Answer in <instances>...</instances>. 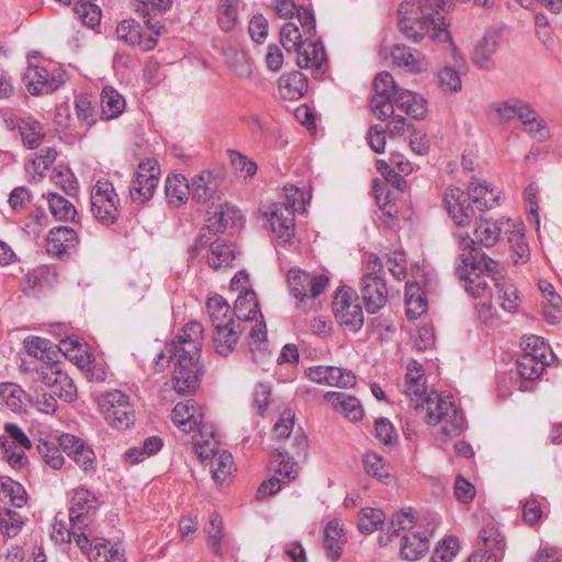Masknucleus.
<instances>
[{"label": "nucleus", "instance_id": "nucleus-55", "mask_svg": "<svg viewBox=\"0 0 562 562\" xmlns=\"http://www.w3.org/2000/svg\"><path fill=\"white\" fill-rule=\"evenodd\" d=\"M0 446L3 449V454L9 464L14 469H21L26 464L27 458L18 443H12L10 439L4 436L0 437Z\"/></svg>", "mask_w": 562, "mask_h": 562}, {"label": "nucleus", "instance_id": "nucleus-14", "mask_svg": "<svg viewBox=\"0 0 562 562\" xmlns=\"http://www.w3.org/2000/svg\"><path fill=\"white\" fill-rule=\"evenodd\" d=\"M373 88L375 95L371 99V110L379 120L386 121L394 114V105L390 93L393 91L395 97L401 88L387 71H382L375 76Z\"/></svg>", "mask_w": 562, "mask_h": 562}, {"label": "nucleus", "instance_id": "nucleus-54", "mask_svg": "<svg viewBox=\"0 0 562 562\" xmlns=\"http://www.w3.org/2000/svg\"><path fill=\"white\" fill-rule=\"evenodd\" d=\"M24 521L21 515L12 509L0 513V532L8 538H14L22 529Z\"/></svg>", "mask_w": 562, "mask_h": 562}, {"label": "nucleus", "instance_id": "nucleus-6", "mask_svg": "<svg viewBox=\"0 0 562 562\" xmlns=\"http://www.w3.org/2000/svg\"><path fill=\"white\" fill-rule=\"evenodd\" d=\"M384 277L383 262L376 255L369 254L359 291L366 310L370 314L378 313L387 302L389 290Z\"/></svg>", "mask_w": 562, "mask_h": 562}, {"label": "nucleus", "instance_id": "nucleus-19", "mask_svg": "<svg viewBox=\"0 0 562 562\" xmlns=\"http://www.w3.org/2000/svg\"><path fill=\"white\" fill-rule=\"evenodd\" d=\"M499 44V34L496 31H488L477 42L472 52L473 64L483 70H493L496 67L493 59Z\"/></svg>", "mask_w": 562, "mask_h": 562}, {"label": "nucleus", "instance_id": "nucleus-32", "mask_svg": "<svg viewBox=\"0 0 562 562\" xmlns=\"http://www.w3.org/2000/svg\"><path fill=\"white\" fill-rule=\"evenodd\" d=\"M429 549V540L420 532H408L402 536L401 555L407 561H417Z\"/></svg>", "mask_w": 562, "mask_h": 562}, {"label": "nucleus", "instance_id": "nucleus-22", "mask_svg": "<svg viewBox=\"0 0 562 562\" xmlns=\"http://www.w3.org/2000/svg\"><path fill=\"white\" fill-rule=\"evenodd\" d=\"M206 228L213 234L223 233L229 226L238 225L241 221L240 211L228 204H218L207 212Z\"/></svg>", "mask_w": 562, "mask_h": 562}, {"label": "nucleus", "instance_id": "nucleus-26", "mask_svg": "<svg viewBox=\"0 0 562 562\" xmlns=\"http://www.w3.org/2000/svg\"><path fill=\"white\" fill-rule=\"evenodd\" d=\"M294 212L292 207L277 205L270 213L272 232L278 238L289 241L294 235Z\"/></svg>", "mask_w": 562, "mask_h": 562}, {"label": "nucleus", "instance_id": "nucleus-25", "mask_svg": "<svg viewBox=\"0 0 562 562\" xmlns=\"http://www.w3.org/2000/svg\"><path fill=\"white\" fill-rule=\"evenodd\" d=\"M214 329L215 350L217 353L226 357L233 351L239 339V334L243 331L240 323L236 325L233 319H229L226 323H218Z\"/></svg>", "mask_w": 562, "mask_h": 562}, {"label": "nucleus", "instance_id": "nucleus-56", "mask_svg": "<svg viewBox=\"0 0 562 562\" xmlns=\"http://www.w3.org/2000/svg\"><path fill=\"white\" fill-rule=\"evenodd\" d=\"M76 115L81 125L89 130L95 123V113L92 102L87 94H79L75 100Z\"/></svg>", "mask_w": 562, "mask_h": 562}, {"label": "nucleus", "instance_id": "nucleus-61", "mask_svg": "<svg viewBox=\"0 0 562 562\" xmlns=\"http://www.w3.org/2000/svg\"><path fill=\"white\" fill-rule=\"evenodd\" d=\"M209 535V546L213 549L214 553H221V543L223 539V521L218 514L213 513L210 516L209 526L205 528Z\"/></svg>", "mask_w": 562, "mask_h": 562}, {"label": "nucleus", "instance_id": "nucleus-21", "mask_svg": "<svg viewBox=\"0 0 562 562\" xmlns=\"http://www.w3.org/2000/svg\"><path fill=\"white\" fill-rule=\"evenodd\" d=\"M78 245L76 232L68 226H58L49 231L46 238L47 252L63 256L74 250Z\"/></svg>", "mask_w": 562, "mask_h": 562}, {"label": "nucleus", "instance_id": "nucleus-63", "mask_svg": "<svg viewBox=\"0 0 562 562\" xmlns=\"http://www.w3.org/2000/svg\"><path fill=\"white\" fill-rule=\"evenodd\" d=\"M180 353H178L177 347L167 342L164 349L157 355L154 360V370L158 373L164 372L171 361H173V369L177 367Z\"/></svg>", "mask_w": 562, "mask_h": 562}, {"label": "nucleus", "instance_id": "nucleus-60", "mask_svg": "<svg viewBox=\"0 0 562 562\" xmlns=\"http://www.w3.org/2000/svg\"><path fill=\"white\" fill-rule=\"evenodd\" d=\"M459 541L449 537L443 539L431 555L430 562H450L458 553Z\"/></svg>", "mask_w": 562, "mask_h": 562}, {"label": "nucleus", "instance_id": "nucleus-17", "mask_svg": "<svg viewBox=\"0 0 562 562\" xmlns=\"http://www.w3.org/2000/svg\"><path fill=\"white\" fill-rule=\"evenodd\" d=\"M158 168L157 162L147 160L138 165L135 178L130 188V195L133 201L146 202L148 201L158 184Z\"/></svg>", "mask_w": 562, "mask_h": 562}, {"label": "nucleus", "instance_id": "nucleus-23", "mask_svg": "<svg viewBox=\"0 0 562 562\" xmlns=\"http://www.w3.org/2000/svg\"><path fill=\"white\" fill-rule=\"evenodd\" d=\"M326 402H328L333 409L350 422H358L363 416V408L360 401L344 392H327L324 395Z\"/></svg>", "mask_w": 562, "mask_h": 562}, {"label": "nucleus", "instance_id": "nucleus-42", "mask_svg": "<svg viewBox=\"0 0 562 562\" xmlns=\"http://www.w3.org/2000/svg\"><path fill=\"white\" fill-rule=\"evenodd\" d=\"M460 259L465 270L471 268L488 276L497 271L498 263L485 254H480L477 250H469L468 254L463 252L460 255Z\"/></svg>", "mask_w": 562, "mask_h": 562}, {"label": "nucleus", "instance_id": "nucleus-57", "mask_svg": "<svg viewBox=\"0 0 562 562\" xmlns=\"http://www.w3.org/2000/svg\"><path fill=\"white\" fill-rule=\"evenodd\" d=\"M249 351L252 355V360L258 362V355L263 356L267 346V330L263 323L257 324L249 333Z\"/></svg>", "mask_w": 562, "mask_h": 562}, {"label": "nucleus", "instance_id": "nucleus-10", "mask_svg": "<svg viewBox=\"0 0 562 562\" xmlns=\"http://www.w3.org/2000/svg\"><path fill=\"white\" fill-rule=\"evenodd\" d=\"M472 220H474L472 235L468 233L465 235L458 233L460 245L463 247V250L476 251L479 247L490 248L496 245L506 222L503 220L493 221L484 217L482 214H476Z\"/></svg>", "mask_w": 562, "mask_h": 562}, {"label": "nucleus", "instance_id": "nucleus-38", "mask_svg": "<svg viewBox=\"0 0 562 562\" xmlns=\"http://www.w3.org/2000/svg\"><path fill=\"white\" fill-rule=\"evenodd\" d=\"M234 315L238 321H256L257 315L260 314L259 304L254 291H245L239 294L235 301Z\"/></svg>", "mask_w": 562, "mask_h": 562}, {"label": "nucleus", "instance_id": "nucleus-39", "mask_svg": "<svg viewBox=\"0 0 562 562\" xmlns=\"http://www.w3.org/2000/svg\"><path fill=\"white\" fill-rule=\"evenodd\" d=\"M165 191L169 204L173 206L181 205L188 199L189 193H191L190 183L181 175L168 177Z\"/></svg>", "mask_w": 562, "mask_h": 562}, {"label": "nucleus", "instance_id": "nucleus-11", "mask_svg": "<svg viewBox=\"0 0 562 562\" xmlns=\"http://www.w3.org/2000/svg\"><path fill=\"white\" fill-rule=\"evenodd\" d=\"M195 453L203 463L209 465L215 482H224L232 473L234 465L233 456L226 450H220L218 441H205L201 445L196 441Z\"/></svg>", "mask_w": 562, "mask_h": 562}, {"label": "nucleus", "instance_id": "nucleus-48", "mask_svg": "<svg viewBox=\"0 0 562 562\" xmlns=\"http://www.w3.org/2000/svg\"><path fill=\"white\" fill-rule=\"evenodd\" d=\"M546 364H549L547 360L530 355H521L516 362L517 371L525 380L538 379L542 374Z\"/></svg>", "mask_w": 562, "mask_h": 562}, {"label": "nucleus", "instance_id": "nucleus-3", "mask_svg": "<svg viewBox=\"0 0 562 562\" xmlns=\"http://www.w3.org/2000/svg\"><path fill=\"white\" fill-rule=\"evenodd\" d=\"M400 26L407 38L419 42L425 34L437 42H451L448 25L430 0H407L398 8Z\"/></svg>", "mask_w": 562, "mask_h": 562}, {"label": "nucleus", "instance_id": "nucleus-45", "mask_svg": "<svg viewBox=\"0 0 562 562\" xmlns=\"http://www.w3.org/2000/svg\"><path fill=\"white\" fill-rule=\"evenodd\" d=\"M506 224L508 227L514 228L508 236V244L513 251L512 258L515 263H521L528 261L530 257L529 246L525 240V235L520 229H516V225L512 220H507Z\"/></svg>", "mask_w": 562, "mask_h": 562}, {"label": "nucleus", "instance_id": "nucleus-28", "mask_svg": "<svg viewBox=\"0 0 562 562\" xmlns=\"http://www.w3.org/2000/svg\"><path fill=\"white\" fill-rule=\"evenodd\" d=\"M457 274L465 282V291L473 297H482L490 288V282L494 279L492 276L481 273L474 269H464V265L457 268Z\"/></svg>", "mask_w": 562, "mask_h": 562}, {"label": "nucleus", "instance_id": "nucleus-20", "mask_svg": "<svg viewBox=\"0 0 562 562\" xmlns=\"http://www.w3.org/2000/svg\"><path fill=\"white\" fill-rule=\"evenodd\" d=\"M203 417V407L194 400L179 402L171 412V419L173 424L182 427V430L186 432L194 430L195 425L201 424Z\"/></svg>", "mask_w": 562, "mask_h": 562}, {"label": "nucleus", "instance_id": "nucleus-43", "mask_svg": "<svg viewBox=\"0 0 562 562\" xmlns=\"http://www.w3.org/2000/svg\"><path fill=\"white\" fill-rule=\"evenodd\" d=\"M36 450L43 461L52 469L59 470L64 465L65 458L57 438L53 440H40L36 445Z\"/></svg>", "mask_w": 562, "mask_h": 562}, {"label": "nucleus", "instance_id": "nucleus-27", "mask_svg": "<svg viewBox=\"0 0 562 562\" xmlns=\"http://www.w3.org/2000/svg\"><path fill=\"white\" fill-rule=\"evenodd\" d=\"M481 553L486 558H495V562H499L505 552V540L497 528L487 526L480 531Z\"/></svg>", "mask_w": 562, "mask_h": 562}, {"label": "nucleus", "instance_id": "nucleus-13", "mask_svg": "<svg viewBox=\"0 0 562 562\" xmlns=\"http://www.w3.org/2000/svg\"><path fill=\"white\" fill-rule=\"evenodd\" d=\"M61 363L54 367H41L37 370L38 381L57 400L70 403L75 400L77 389L72 380L60 368Z\"/></svg>", "mask_w": 562, "mask_h": 562}, {"label": "nucleus", "instance_id": "nucleus-24", "mask_svg": "<svg viewBox=\"0 0 562 562\" xmlns=\"http://www.w3.org/2000/svg\"><path fill=\"white\" fill-rule=\"evenodd\" d=\"M220 179L210 171H203L195 176L190 183L192 199L198 203H207L210 200L217 198Z\"/></svg>", "mask_w": 562, "mask_h": 562}, {"label": "nucleus", "instance_id": "nucleus-58", "mask_svg": "<svg viewBox=\"0 0 562 562\" xmlns=\"http://www.w3.org/2000/svg\"><path fill=\"white\" fill-rule=\"evenodd\" d=\"M363 465L368 474L380 481H385L391 476L390 467L376 453H367L363 459Z\"/></svg>", "mask_w": 562, "mask_h": 562}, {"label": "nucleus", "instance_id": "nucleus-1", "mask_svg": "<svg viewBox=\"0 0 562 562\" xmlns=\"http://www.w3.org/2000/svg\"><path fill=\"white\" fill-rule=\"evenodd\" d=\"M405 395L415 411L425 412L424 419L429 425L440 424L441 440L458 437L465 427V418L452 401V396L426 393V378L422 366L412 360L405 375Z\"/></svg>", "mask_w": 562, "mask_h": 562}, {"label": "nucleus", "instance_id": "nucleus-2", "mask_svg": "<svg viewBox=\"0 0 562 562\" xmlns=\"http://www.w3.org/2000/svg\"><path fill=\"white\" fill-rule=\"evenodd\" d=\"M202 340L203 326L199 322H189L170 341L180 353L172 374L173 389L178 394L188 395L200 386L203 374L200 363Z\"/></svg>", "mask_w": 562, "mask_h": 562}, {"label": "nucleus", "instance_id": "nucleus-7", "mask_svg": "<svg viewBox=\"0 0 562 562\" xmlns=\"http://www.w3.org/2000/svg\"><path fill=\"white\" fill-rule=\"evenodd\" d=\"M98 406L105 422L113 428L126 429L134 424L135 411L130 397L119 390L100 395Z\"/></svg>", "mask_w": 562, "mask_h": 562}, {"label": "nucleus", "instance_id": "nucleus-49", "mask_svg": "<svg viewBox=\"0 0 562 562\" xmlns=\"http://www.w3.org/2000/svg\"><path fill=\"white\" fill-rule=\"evenodd\" d=\"M406 313L411 318H417L427 311V303L417 285L408 284L405 291Z\"/></svg>", "mask_w": 562, "mask_h": 562}, {"label": "nucleus", "instance_id": "nucleus-4", "mask_svg": "<svg viewBox=\"0 0 562 562\" xmlns=\"http://www.w3.org/2000/svg\"><path fill=\"white\" fill-rule=\"evenodd\" d=\"M443 202L453 223L458 227H464L477 213L483 214L486 210L494 207L498 196L486 183L472 179L467 192L460 188H448Z\"/></svg>", "mask_w": 562, "mask_h": 562}, {"label": "nucleus", "instance_id": "nucleus-5", "mask_svg": "<svg viewBox=\"0 0 562 562\" xmlns=\"http://www.w3.org/2000/svg\"><path fill=\"white\" fill-rule=\"evenodd\" d=\"M136 12L144 19L147 27L153 31V34L145 35L142 32V26L133 19L123 20L116 26V35L119 41L130 45H138L142 50L148 52L157 45V36L164 29L159 21L153 22L151 12H165L172 5V0H137Z\"/></svg>", "mask_w": 562, "mask_h": 562}, {"label": "nucleus", "instance_id": "nucleus-16", "mask_svg": "<svg viewBox=\"0 0 562 562\" xmlns=\"http://www.w3.org/2000/svg\"><path fill=\"white\" fill-rule=\"evenodd\" d=\"M97 513V497L86 488L74 492L68 519L78 529L89 528Z\"/></svg>", "mask_w": 562, "mask_h": 562}, {"label": "nucleus", "instance_id": "nucleus-15", "mask_svg": "<svg viewBox=\"0 0 562 562\" xmlns=\"http://www.w3.org/2000/svg\"><path fill=\"white\" fill-rule=\"evenodd\" d=\"M22 80L32 95L52 93L66 81L64 71L56 70L49 74L44 67L38 66L27 67Z\"/></svg>", "mask_w": 562, "mask_h": 562}, {"label": "nucleus", "instance_id": "nucleus-47", "mask_svg": "<svg viewBox=\"0 0 562 562\" xmlns=\"http://www.w3.org/2000/svg\"><path fill=\"white\" fill-rule=\"evenodd\" d=\"M239 0H221L217 7V23L222 31L231 32L238 22Z\"/></svg>", "mask_w": 562, "mask_h": 562}, {"label": "nucleus", "instance_id": "nucleus-34", "mask_svg": "<svg viewBox=\"0 0 562 562\" xmlns=\"http://www.w3.org/2000/svg\"><path fill=\"white\" fill-rule=\"evenodd\" d=\"M297 53L296 65L300 68L315 67L317 71L322 70L323 64L326 61V53L323 44L317 42L306 43Z\"/></svg>", "mask_w": 562, "mask_h": 562}, {"label": "nucleus", "instance_id": "nucleus-29", "mask_svg": "<svg viewBox=\"0 0 562 562\" xmlns=\"http://www.w3.org/2000/svg\"><path fill=\"white\" fill-rule=\"evenodd\" d=\"M391 57L394 65L404 67L409 72L418 74L425 68L422 53L404 44L394 45L391 50Z\"/></svg>", "mask_w": 562, "mask_h": 562}, {"label": "nucleus", "instance_id": "nucleus-33", "mask_svg": "<svg viewBox=\"0 0 562 562\" xmlns=\"http://www.w3.org/2000/svg\"><path fill=\"white\" fill-rule=\"evenodd\" d=\"M279 90L284 99H299L307 91V78L297 70L283 74L279 79Z\"/></svg>", "mask_w": 562, "mask_h": 562}, {"label": "nucleus", "instance_id": "nucleus-40", "mask_svg": "<svg viewBox=\"0 0 562 562\" xmlns=\"http://www.w3.org/2000/svg\"><path fill=\"white\" fill-rule=\"evenodd\" d=\"M18 127L25 147L35 149L42 144L45 133L40 122L31 117L21 119Z\"/></svg>", "mask_w": 562, "mask_h": 562}, {"label": "nucleus", "instance_id": "nucleus-30", "mask_svg": "<svg viewBox=\"0 0 562 562\" xmlns=\"http://www.w3.org/2000/svg\"><path fill=\"white\" fill-rule=\"evenodd\" d=\"M392 102L393 105L395 104L400 110L416 120L423 119L427 112L426 100L411 90L401 89Z\"/></svg>", "mask_w": 562, "mask_h": 562}, {"label": "nucleus", "instance_id": "nucleus-52", "mask_svg": "<svg viewBox=\"0 0 562 562\" xmlns=\"http://www.w3.org/2000/svg\"><path fill=\"white\" fill-rule=\"evenodd\" d=\"M385 515L381 509L367 507L362 508L359 513L358 527L360 532L369 535L383 525Z\"/></svg>", "mask_w": 562, "mask_h": 562}, {"label": "nucleus", "instance_id": "nucleus-44", "mask_svg": "<svg viewBox=\"0 0 562 562\" xmlns=\"http://www.w3.org/2000/svg\"><path fill=\"white\" fill-rule=\"evenodd\" d=\"M47 202L52 215L58 221L76 222L77 210L70 201L58 193H48Z\"/></svg>", "mask_w": 562, "mask_h": 562}, {"label": "nucleus", "instance_id": "nucleus-35", "mask_svg": "<svg viewBox=\"0 0 562 562\" xmlns=\"http://www.w3.org/2000/svg\"><path fill=\"white\" fill-rule=\"evenodd\" d=\"M101 116L109 121L116 119L125 109V100L114 88L105 87L100 95Z\"/></svg>", "mask_w": 562, "mask_h": 562}, {"label": "nucleus", "instance_id": "nucleus-41", "mask_svg": "<svg viewBox=\"0 0 562 562\" xmlns=\"http://www.w3.org/2000/svg\"><path fill=\"white\" fill-rule=\"evenodd\" d=\"M235 259V250L232 245H228L220 239L213 241L210 246V254L207 255V263L214 268L228 267Z\"/></svg>", "mask_w": 562, "mask_h": 562}, {"label": "nucleus", "instance_id": "nucleus-31", "mask_svg": "<svg viewBox=\"0 0 562 562\" xmlns=\"http://www.w3.org/2000/svg\"><path fill=\"white\" fill-rule=\"evenodd\" d=\"M415 524V512L412 508L394 514L391 518L387 531L379 537L380 546H387L395 537L401 536L402 531L414 528Z\"/></svg>", "mask_w": 562, "mask_h": 562}, {"label": "nucleus", "instance_id": "nucleus-12", "mask_svg": "<svg viewBox=\"0 0 562 562\" xmlns=\"http://www.w3.org/2000/svg\"><path fill=\"white\" fill-rule=\"evenodd\" d=\"M335 316L345 329L357 333L364 323V315L360 304L355 302L351 289H339L333 302Z\"/></svg>", "mask_w": 562, "mask_h": 562}, {"label": "nucleus", "instance_id": "nucleus-36", "mask_svg": "<svg viewBox=\"0 0 562 562\" xmlns=\"http://www.w3.org/2000/svg\"><path fill=\"white\" fill-rule=\"evenodd\" d=\"M92 536L91 526L85 529H78L75 533L72 541L77 544L80 551L89 558L90 561L94 560L95 562L101 557V549H105V540L104 539H90Z\"/></svg>", "mask_w": 562, "mask_h": 562}, {"label": "nucleus", "instance_id": "nucleus-8", "mask_svg": "<svg viewBox=\"0 0 562 562\" xmlns=\"http://www.w3.org/2000/svg\"><path fill=\"white\" fill-rule=\"evenodd\" d=\"M90 210L93 217L102 225L114 224L120 215V199L113 184L98 180L90 192Z\"/></svg>", "mask_w": 562, "mask_h": 562}, {"label": "nucleus", "instance_id": "nucleus-9", "mask_svg": "<svg viewBox=\"0 0 562 562\" xmlns=\"http://www.w3.org/2000/svg\"><path fill=\"white\" fill-rule=\"evenodd\" d=\"M328 282L326 276H312L300 268H291L288 272L289 290L297 300L296 307L301 310L306 308L308 301L323 293Z\"/></svg>", "mask_w": 562, "mask_h": 562}, {"label": "nucleus", "instance_id": "nucleus-18", "mask_svg": "<svg viewBox=\"0 0 562 562\" xmlns=\"http://www.w3.org/2000/svg\"><path fill=\"white\" fill-rule=\"evenodd\" d=\"M23 344L30 356L43 362L42 367H54L61 363L60 358L64 355L59 347L50 340L38 336H30L24 339Z\"/></svg>", "mask_w": 562, "mask_h": 562}, {"label": "nucleus", "instance_id": "nucleus-51", "mask_svg": "<svg viewBox=\"0 0 562 562\" xmlns=\"http://www.w3.org/2000/svg\"><path fill=\"white\" fill-rule=\"evenodd\" d=\"M24 391L14 383L0 384V405L7 406L12 412H18L23 406Z\"/></svg>", "mask_w": 562, "mask_h": 562}, {"label": "nucleus", "instance_id": "nucleus-53", "mask_svg": "<svg viewBox=\"0 0 562 562\" xmlns=\"http://www.w3.org/2000/svg\"><path fill=\"white\" fill-rule=\"evenodd\" d=\"M302 33L294 22H286L280 30L281 44L288 52H300L305 42Z\"/></svg>", "mask_w": 562, "mask_h": 562}, {"label": "nucleus", "instance_id": "nucleus-50", "mask_svg": "<svg viewBox=\"0 0 562 562\" xmlns=\"http://www.w3.org/2000/svg\"><path fill=\"white\" fill-rule=\"evenodd\" d=\"M206 308L214 327L218 325V323H226L227 321L233 319L231 316L229 304L218 294L209 297Z\"/></svg>", "mask_w": 562, "mask_h": 562}, {"label": "nucleus", "instance_id": "nucleus-59", "mask_svg": "<svg viewBox=\"0 0 562 562\" xmlns=\"http://www.w3.org/2000/svg\"><path fill=\"white\" fill-rule=\"evenodd\" d=\"M271 462L277 464L279 475L293 480L297 475V465L289 457L288 452L276 449L271 454Z\"/></svg>", "mask_w": 562, "mask_h": 562}, {"label": "nucleus", "instance_id": "nucleus-64", "mask_svg": "<svg viewBox=\"0 0 562 562\" xmlns=\"http://www.w3.org/2000/svg\"><path fill=\"white\" fill-rule=\"evenodd\" d=\"M438 81L445 92H457L461 89V79L458 71L451 67H445L438 72Z\"/></svg>", "mask_w": 562, "mask_h": 562}, {"label": "nucleus", "instance_id": "nucleus-62", "mask_svg": "<svg viewBox=\"0 0 562 562\" xmlns=\"http://www.w3.org/2000/svg\"><path fill=\"white\" fill-rule=\"evenodd\" d=\"M327 385L337 387H351L356 384V375L351 370H346L337 367H328Z\"/></svg>", "mask_w": 562, "mask_h": 562}, {"label": "nucleus", "instance_id": "nucleus-46", "mask_svg": "<svg viewBox=\"0 0 562 562\" xmlns=\"http://www.w3.org/2000/svg\"><path fill=\"white\" fill-rule=\"evenodd\" d=\"M0 498H8L13 506L21 508L26 504L27 494L21 483L10 477H3L0 481Z\"/></svg>", "mask_w": 562, "mask_h": 562}, {"label": "nucleus", "instance_id": "nucleus-37", "mask_svg": "<svg viewBox=\"0 0 562 562\" xmlns=\"http://www.w3.org/2000/svg\"><path fill=\"white\" fill-rule=\"evenodd\" d=\"M345 543L344 530L337 520H330L324 529V547L329 559L340 558L341 546Z\"/></svg>", "mask_w": 562, "mask_h": 562}]
</instances>
